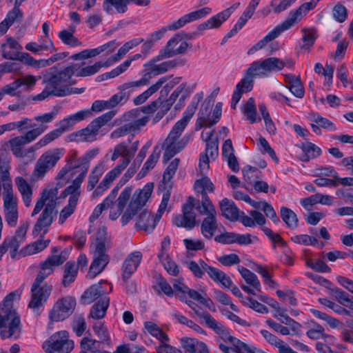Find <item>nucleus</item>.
Wrapping results in <instances>:
<instances>
[{"label":"nucleus","instance_id":"obj_1","mask_svg":"<svg viewBox=\"0 0 353 353\" xmlns=\"http://www.w3.org/2000/svg\"><path fill=\"white\" fill-rule=\"evenodd\" d=\"M51 252L52 255L40 263L39 271L31 287V300L28 307L37 313L47 301L52 290V285L43 283V281L52 274L55 267L63 264L67 260L69 249L66 248L61 251V248L56 246L51 248Z\"/></svg>","mask_w":353,"mask_h":353},{"label":"nucleus","instance_id":"obj_2","mask_svg":"<svg viewBox=\"0 0 353 353\" xmlns=\"http://www.w3.org/2000/svg\"><path fill=\"white\" fill-rule=\"evenodd\" d=\"M57 194V189L44 190L37 201L31 216H34L43 208L44 209L34 226L32 234L34 236L41 234V237L43 238L52 223L53 218L57 214L55 211Z\"/></svg>","mask_w":353,"mask_h":353},{"label":"nucleus","instance_id":"obj_3","mask_svg":"<svg viewBox=\"0 0 353 353\" xmlns=\"http://www.w3.org/2000/svg\"><path fill=\"white\" fill-rule=\"evenodd\" d=\"M0 336L3 339L21 337L22 325L20 316L15 310H0Z\"/></svg>","mask_w":353,"mask_h":353},{"label":"nucleus","instance_id":"obj_4","mask_svg":"<svg viewBox=\"0 0 353 353\" xmlns=\"http://www.w3.org/2000/svg\"><path fill=\"white\" fill-rule=\"evenodd\" d=\"M114 111L108 112L94 119L86 128L72 133L70 141H93L97 139L99 130L108 123L114 116Z\"/></svg>","mask_w":353,"mask_h":353},{"label":"nucleus","instance_id":"obj_5","mask_svg":"<svg viewBox=\"0 0 353 353\" xmlns=\"http://www.w3.org/2000/svg\"><path fill=\"white\" fill-rule=\"evenodd\" d=\"M153 189L154 183H148L143 189L135 191L128 208L121 216V221L123 225L128 223L132 217L145 205L151 196Z\"/></svg>","mask_w":353,"mask_h":353},{"label":"nucleus","instance_id":"obj_6","mask_svg":"<svg viewBox=\"0 0 353 353\" xmlns=\"http://www.w3.org/2000/svg\"><path fill=\"white\" fill-rule=\"evenodd\" d=\"M63 155V149L62 148H56L54 150L44 152L38 159L34 165L33 176L37 179L43 178L55 165Z\"/></svg>","mask_w":353,"mask_h":353},{"label":"nucleus","instance_id":"obj_7","mask_svg":"<svg viewBox=\"0 0 353 353\" xmlns=\"http://www.w3.org/2000/svg\"><path fill=\"white\" fill-rule=\"evenodd\" d=\"M68 338L69 334L67 331L57 332L44 343L43 347L49 353H69L74 348V343Z\"/></svg>","mask_w":353,"mask_h":353},{"label":"nucleus","instance_id":"obj_8","mask_svg":"<svg viewBox=\"0 0 353 353\" xmlns=\"http://www.w3.org/2000/svg\"><path fill=\"white\" fill-rule=\"evenodd\" d=\"M76 300L71 296H66L59 299L49 312V319L51 321H61L70 316L74 310Z\"/></svg>","mask_w":353,"mask_h":353},{"label":"nucleus","instance_id":"obj_9","mask_svg":"<svg viewBox=\"0 0 353 353\" xmlns=\"http://www.w3.org/2000/svg\"><path fill=\"white\" fill-rule=\"evenodd\" d=\"M283 68V60L277 57H269L263 61L252 62L249 66V72H255V75L264 77L272 72L280 71Z\"/></svg>","mask_w":353,"mask_h":353},{"label":"nucleus","instance_id":"obj_10","mask_svg":"<svg viewBox=\"0 0 353 353\" xmlns=\"http://www.w3.org/2000/svg\"><path fill=\"white\" fill-rule=\"evenodd\" d=\"M195 199L189 196L186 203L183 206V214H179L174 217L173 224L177 227L185 228L190 230L196 225V214L194 212Z\"/></svg>","mask_w":353,"mask_h":353},{"label":"nucleus","instance_id":"obj_11","mask_svg":"<svg viewBox=\"0 0 353 353\" xmlns=\"http://www.w3.org/2000/svg\"><path fill=\"white\" fill-rule=\"evenodd\" d=\"M77 65L71 63L57 74L46 76L48 81L54 87V89H63L68 86L67 85H74L76 83L75 80L72 79L73 75L76 76Z\"/></svg>","mask_w":353,"mask_h":353},{"label":"nucleus","instance_id":"obj_12","mask_svg":"<svg viewBox=\"0 0 353 353\" xmlns=\"http://www.w3.org/2000/svg\"><path fill=\"white\" fill-rule=\"evenodd\" d=\"M2 199L4 219L10 227L14 228L17 225L19 218L17 196L14 193L7 194Z\"/></svg>","mask_w":353,"mask_h":353},{"label":"nucleus","instance_id":"obj_13","mask_svg":"<svg viewBox=\"0 0 353 353\" xmlns=\"http://www.w3.org/2000/svg\"><path fill=\"white\" fill-rule=\"evenodd\" d=\"M125 117L128 119H131V121L115 129L111 133V138L118 139L128 134H130L132 138L134 136V134L138 132L141 127L145 125L148 121V118L147 117H144L141 119L129 118L126 115Z\"/></svg>","mask_w":353,"mask_h":353},{"label":"nucleus","instance_id":"obj_14","mask_svg":"<svg viewBox=\"0 0 353 353\" xmlns=\"http://www.w3.org/2000/svg\"><path fill=\"white\" fill-rule=\"evenodd\" d=\"M110 261L109 256L105 254V250L95 249L93 254V259L88 272V276L90 279L94 278L97 275L103 272Z\"/></svg>","mask_w":353,"mask_h":353},{"label":"nucleus","instance_id":"obj_15","mask_svg":"<svg viewBox=\"0 0 353 353\" xmlns=\"http://www.w3.org/2000/svg\"><path fill=\"white\" fill-rule=\"evenodd\" d=\"M141 259L142 254L138 251L130 253L125 259L121 268L122 279L125 282L128 281L137 270Z\"/></svg>","mask_w":353,"mask_h":353},{"label":"nucleus","instance_id":"obj_16","mask_svg":"<svg viewBox=\"0 0 353 353\" xmlns=\"http://www.w3.org/2000/svg\"><path fill=\"white\" fill-rule=\"evenodd\" d=\"M211 10H212L210 8L205 7L196 11L190 12L187 14L183 15L177 21L169 25L168 26V29L170 30H178L190 22L204 17L207 14H210L211 12Z\"/></svg>","mask_w":353,"mask_h":353},{"label":"nucleus","instance_id":"obj_17","mask_svg":"<svg viewBox=\"0 0 353 353\" xmlns=\"http://www.w3.org/2000/svg\"><path fill=\"white\" fill-rule=\"evenodd\" d=\"M161 60H156V56L150 59L148 63L144 64L145 68H150L151 72H153V75L157 76L163 74L168 70L174 68L177 65L181 63V61L177 59L170 60L164 61L160 64H155L156 62L160 61Z\"/></svg>","mask_w":353,"mask_h":353},{"label":"nucleus","instance_id":"obj_18","mask_svg":"<svg viewBox=\"0 0 353 353\" xmlns=\"http://www.w3.org/2000/svg\"><path fill=\"white\" fill-rule=\"evenodd\" d=\"M284 77L285 87L296 97L302 99L305 94V89L301 81L300 76H295L292 74H286L284 75Z\"/></svg>","mask_w":353,"mask_h":353},{"label":"nucleus","instance_id":"obj_19","mask_svg":"<svg viewBox=\"0 0 353 353\" xmlns=\"http://www.w3.org/2000/svg\"><path fill=\"white\" fill-rule=\"evenodd\" d=\"M114 150H117V152H119V154L123 157V159L120 163L110 171L119 176L128 165L132 157H130V155H131L130 152L125 142H121L117 145L114 147Z\"/></svg>","mask_w":353,"mask_h":353},{"label":"nucleus","instance_id":"obj_20","mask_svg":"<svg viewBox=\"0 0 353 353\" xmlns=\"http://www.w3.org/2000/svg\"><path fill=\"white\" fill-rule=\"evenodd\" d=\"M180 343L185 353H208L205 344L195 339L183 337L180 339Z\"/></svg>","mask_w":353,"mask_h":353},{"label":"nucleus","instance_id":"obj_21","mask_svg":"<svg viewBox=\"0 0 353 353\" xmlns=\"http://www.w3.org/2000/svg\"><path fill=\"white\" fill-rule=\"evenodd\" d=\"M203 320L208 327L213 330L224 341H229L232 337L228 329L222 323L215 320L210 313L204 314Z\"/></svg>","mask_w":353,"mask_h":353},{"label":"nucleus","instance_id":"obj_22","mask_svg":"<svg viewBox=\"0 0 353 353\" xmlns=\"http://www.w3.org/2000/svg\"><path fill=\"white\" fill-rule=\"evenodd\" d=\"M85 64L84 61L81 63H77V65L76 76L79 77H90L97 74L101 68L109 66V63L105 61V62L97 61L93 65L83 66Z\"/></svg>","mask_w":353,"mask_h":353},{"label":"nucleus","instance_id":"obj_23","mask_svg":"<svg viewBox=\"0 0 353 353\" xmlns=\"http://www.w3.org/2000/svg\"><path fill=\"white\" fill-rule=\"evenodd\" d=\"M220 209L222 215L227 219L234 221L239 219L241 212L234 204V201L227 198L220 202Z\"/></svg>","mask_w":353,"mask_h":353},{"label":"nucleus","instance_id":"obj_24","mask_svg":"<svg viewBox=\"0 0 353 353\" xmlns=\"http://www.w3.org/2000/svg\"><path fill=\"white\" fill-rule=\"evenodd\" d=\"M249 214L251 216L245 215L243 212H241L239 219L244 226L254 228L256 224L262 226L265 223V218L261 212L256 210H251L249 212Z\"/></svg>","mask_w":353,"mask_h":353},{"label":"nucleus","instance_id":"obj_25","mask_svg":"<svg viewBox=\"0 0 353 353\" xmlns=\"http://www.w3.org/2000/svg\"><path fill=\"white\" fill-rule=\"evenodd\" d=\"M119 92L112 96L108 100L105 101L108 108L115 107L121 101H126L129 99L132 89L127 83L121 85L119 87Z\"/></svg>","mask_w":353,"mask_h":353},{"label":"nucleus","instance_id":"obj_26","mask_svg":"<svg viewBox=\"0 0 353 353\" xmlns=\"http://www.w3.org/2000/svg\"><path fill=\"white\" fill-rule=\"evenodd\" d=\"M188 139H185V138L178 141V143L164 141L163 148L165 152L163 156V162L167 163L170 161L175 154L185 148Z\"/></svg>","mask_w":353,"mask_h":353},{"label":"nucleus","instance_id":"obj_27","mask_svg":"<svg viewBox=\"0 0 353 353\" xmlns=\"http://www.w3.org/2000/svg\"><path fill=\"white\" fill-rule=\"evenodd\" d=\"M14 182L19 192L21 193L24 205L29 207L32 201V189L27 181L22 176H17Z\"/></svg>","mask_w":353,"mask_h":353},{"label":"nucleus","instance_id":"obj_28","mask_svg":"<svg viewBox=\"0 0 353 353\" xmlns=\"http://www.w3.org/2000/svg\"><path fill=\"white\" fill-rule=\"evenodd\" d=\"M216 214L207 216L203 219L201 225V234L208 239H211L218 228Z\"/></svg>","mask_w":353,"mask_h":353},{"label":"nucleus","instance_id":"obj_29","mask_svg":"<svg viewBox=\"0 0 353 353\" xmlns=\"http://www.w3.org/2000/svg\"><path fill=\"white\" fill-rule=\"evenodd\" d=\"M287 310L283 307H278L277 310L273 314V316L279 321L281 323L288 325L293 334H297L300 332L301 324L290 318L286 313Z\"/></svg>","mask_w":353,"mask_h":353},{"label":"nucleus","instance_id":"obj_30","mask_svg":"<svg viewBox=\"0 0 353 353\" xmlns=\"http://www.w3.org/2000/svg\"><path fill=\"white\" fill-rule=\"evenodd\" d=\"M159 221V219H157V215L152 217L149 212L144 210L139 215L136 227L146 232H150L154 229Z\"/></svg>","mask_w":353,"mask_h":353},{"label":"nucleus","instance_id":"obj_31","mask_svg":"<svg viewBox=\"0 0 353 353\" xmlns=\"http://www.w3.org/2000/svg\"><path fill=\"white\" fill-rule=\"evenodd\" d=\"M168 80V77L160 78L155 83L150 85L146 90L135 97L133 100L134 103L136 105L143 103L149 97L157 92Z\"/></svg>","mask_w":353,"mask_h":353},{"label":"nucleus","instance_id":"obj_32","mask_svg":"<svg viewBox=\"0 0 353 353\" xmlns=\"http://www.w3.org/2000/svg\"><path fill=\"white\" fill-rule=\"evenodd\" d=\"M195 209L201 215L210 216L216 214V212L214 205L210 201L209 196L203 194L201 199H195Z\"/></svg>","mask_w":353,"mask_h":353},{"label":"nucleus","instance_id":"obj_33","mask_svg":"<svg viewBox=\"0 0 353 353\" xmlns=\"http://www.w3.org/2000/svg\"><path fill=\"white\" fill-rule=\"evenodd\" d=\"M300 148L303 151V154L300 156L299 159L304 162L315 159L321 154V148L311 142L303 143Z\"/></svg>","mask_w":353,"mask_h":353},{"label":"nucleus","instance_id":"obj_34","mask_svg":"<svg viewBox=\"0 0 353 353\" xmlns=\"http://www.w3.org/2000/svg\"><path fill=\"white\" fill-rule=\"evenodd\" d=\"M332 197L330 195L322 194L320 193L312 195L308 198L303 199L301 201V204L305 209H309L310 207L312 206L316 203H321L326 205H331L332 204Z\"/></svg>","mask_w":353,"mask_h":353},{"label":"nucleus","instance_id":"obj_35","mask_svg":"<svg viewBox=\"0 0 353 353\" xmlns=\"http://www.w3.org/2000/svg\"><path fill=\"white\" fill-rule=\"evenodd\" d=\"M110 304L109 297H101L90 310V315L94 319H101L105 316L106 311Z\"/></svg>","mask_w":353,"mask_h":353},{"label":"nucleus","instance_id":"obj_36","mask_svg":"<svg viewBox=\"0 0 353 353\" xmlns=\"http://www.w3.org/2000/svg\"><path fill=\"white\" fill-rule=\"evenodd\" d=\"M303 15V12L299 10V8H298L297 9L291 11L290 12V17L283 21L281 24L277 25L275 28L281 34L283 32L290 29L295 23L301 21Z\"/></svg>","mask_w":353,"mask_h":353},{"label":"nucleus","instance_id":"obj_37","mask_svg":"<svg viewBox=\"0 0 353 353\" xmlns=\"http://www.w3.org/2000/svg\"><path fill=\"white\" fill-rule=\"evenodd\" d=\"M105 293V290L99 284L90 286L87 289L81 296V301L83 304L88 305L94 300L102 296Z\"/></svg>","mask_w":353,"mask_h":353},{"label":"nucleus","instance_id":"obj_38","mask_svg":"<svg viewBox=\"0 0 353 353\" xmlns=\"http://www.w3.org/2000/svg\"><path fill=\"white\" fill-rule=\"evenodd\" d=\"M71 119L65 118L56 124L57 128L46 134L50 142L61 137L64 132L68 131L72 125Z\"/></svg>","mask_w":353,"mask_h":353},{"label":"nucleus","instance_id":"obj_39","mask_svg":"<svg viewBox=\"0 0 353 353\" xmlns=\"http://www.w3.org/2000/svg\"><path fill=\"white\" fill-rule=\"evenodd\" d=\"M76 27L74 26H70L68 30H63L58 34L59 38L65 45L70 46L72 47L79 46L81 45V42L74 36Z\"/></svg>","mask_w":353,"mask_h":353},{"label":"nucleus","instance_id":"obj_40","mask_svg":"<svg viewBox=\"0 0 353 353\" xmlns=\"http://www.w3.org/2000/svg\"><path fill=\"white\" fill-rule=\"evenodd\" d=\"M8 145L16 157H24L26 156L27 153L23 149V145H26V143L21 136L10 139L8 142Z\"/></svg>","mask_w":353,"mask_h":353},{"label":"nucleus","instance_id":"obj_41","mask_svg":"<svg viewBox=\"0 0 353 353\" xmlns=\"http://www.w3.org/2000/svg\"><path fill=\"white\" fill-rule=\"evenodd\" d=\"M101 341L95 340L89 337H83L81 341V352L88 353H99L102 348Z\"/></svg>","mask_w":353,"mask_h":353},{"label":"nucleus","instance_id":"obj_42","mask_svg":"<svg viewBox=\"0 0 353 353\" xmlns=\"http://www.w3.org/2000/svg\"><path fill=\"white\" fill-rule=\"evenodd\" d=\"M161 152V150L159 146L157 145L154 148L152 154L143 164L140 172L139 173V176H141V177L144 176L150 170L152 169L155 166L160 157Z\"/></svg>","mask_w":353,"mask_h":353},{"label":"nucleus","instance_id":"obj_43","mask_svg":"<svg viewBox=\"0 0 353 353\" xmlns=\"http://www.w3.org/2000/svg\"><path fill=\"white\" fill-rule=\"evenodd\" d=\"M64 268L62 283L66 287L74 281L77 276L78 268L76 267L75 263L71 261H68Z\"/></svg>","mask_w":353,"mask_h":353},{"label":"nucleus","instance_id":"obj_44","mask_svg":"<svg viewBox=\"0 0 353 353\" xmlns=\"http://www.w3.org/2000/svg\"><path fill=\"white\" fill-rule=\"evenodd\" d=\"M203 94L202 92L196 93L194 96L190 104L187 107L186 110L183 112V117L181 119V121L185 122L186 123H188L189 121L195 113L198 105L200 103V101L203 99Z\"/></svg>","mask_w":353,"mask_h":353},{"label":"nucleus","instance_id":"obj_45","mask_svg":"<svg viewBox=\"0 0 353 353\" xmlns=\"http://www.w3.org/2000/svg\"><path fill=\"white\" fill-rule=\"evenodd\" d=\"M238 270L245 282L250 285L257 292H261V283L252 272L244 267H239Z\"/></svg>","mask_w":353,"mask_h":353},{"label":"nucleus","instance_id":"obj_46","mask_svg":"<svg viewBox=\"0 0 353 353\" xmlns=\"http://www.w3.org/2000/svg\"><path fill=\"white\" fill-rule=\"evenodd\" d=\"M160 103V97H159L157 99L152 101L150 103L148 104L147 105L141 107L140 109H135L132 110L130 112H129L126 116L128 117H131L132 119L137 118V117L140 114V112H143L146 114H150L155 111L158 110V108Z\"/></svg>","mask_w":353,"mask_h":353},{"label":"nucleus","instance_id":"obj_47","mask_svg":"<svg viewBox=\"0 0 353 353\" xmlns=\"http://www.w3.org/2000/svg\"><path fill=\"white\" fill-rule=\"evenodd\" d=\"M144 327L148 333L161 343L167 342L169 340L168 336L156 323L152 321H145Z\"/></svg>","mask_w":353,"mask_h":353},{"label":"nucleus","instance_id":"obj_48","mask_svg":"<svg viewBox=\"0 0 353 353\" xmlns=\"http://www.w3.org/2000/svg\"><path fill=\"white\" fill-rule=\"evenodd\" d=\"M158 258L169 274L176 276L179 274V266L168 255L163 256L162 253H159Z\"/></svg>","mask_w":353,"mask_h":353},{"label":"nucleus","instance_id":"obj_49","mask_svg":"<svg viewBox=\"0 0 353 353\" xmlns=\"http://www.w3.org/2000/svg\"><path fill=\"white\" fill-rule=\"evenodd\" d=\"M117 176V175L115 174V173H113L111 171L108 172L97 188L93 191L92 195V199H96L106 190Z\"/></svg>","mask_w":353,"mask_h":353},{"label":"nucleus","instance_id":"obj_50","mask_svg":"<svg viewBox=\"0 0 353 353\" xmlns=\"http://www.w3.org/2000/svg\"><path fill=\"white\" fill-rule=\"evenodd\" d=\"M194 188L196 192L201 193V196L203 194L208 195V192H213L215 188L212 182L208 177L197 179L194 183Z\"/></svg>","mask_w":353,"mask_h":353},{"label":"nucleus","instance_id":"obj_51","mask_svg":"<svg viewBox=\"0 0 353 353\" xmlns=\"http://www.w3.org/2000/svg\"><path fill=\"white\" fill-rule=\"evenodd\" d=\"M111 246L110 236L107 233V228H100L97 232L96 249L106 250Z\"/></svg>","mask_w":353,"mask_h":353},{"label":"nucleus","instance_id":"obj_52","mask_svg":"<svg viewBox=\"0 0 353 353\" xmlns=\"http://www.w3.org/2000/svg\"><path fill=\"white\" fill-rule=\"evenodd\" d=\"M43 83L46 84L44 89L40 94L36 95L34 97V100L42 101L49 96L59 97L65 94L64 92H61L62 91L61 90L54 89V87H53L51 83L48 81L46 76L44 77Z\"/></svg>","mask_w":353,"mask_h":353},{"label":"nucleus","instance_id":"obj_53","mask_svg":"<svg viewBox=\"0 0 353 353\" xmlns=\"http://www.w3.org/2000/svg\"><path fill=\"white\" fill-rule=\"evenodd\" d=\"M280 35L279 31L274 28L270 32H268L262 39L259 40L256 44H254L249 50L248 54H252L265 47L269 42L275 39Z\"/></svg>","mask_w":353,"mask_h":353},{"label":"nucleus","instance_id":"obj_54","mask_svg":"<svg viewBox=\"0 0 353 353\" xmlns=\"http://www.w3.org/2000/svg\"><path fill=\"white\" fill-rule=\"evenodd\" d=\"M104 171V165L102 163H99L93 168L88 176L87 185V190L88 191H90L94 188L99 181V178L103 174Z\"/></svg>","mask_w":353,"mask_h":353},{"label":"nucleus","instance_id":"obj_55","mask_svg":"<svg viewBox=\"0 0 353 353\" xmlns=\"http://www.w3.org/2000/svg\"><path fill=\"white\" fill-rule=\"evenodd\" d=\"M188 123L181 119L178 121L173 126L165 141L171 143H178V141H180L179 138L181 137Z\"/></svg>","mask_w":353,"mask_h":353},{"label":"nucleus","instance_id":"obj_56","mask_svg":"<svg viewBox=\"0 0 353 353\" xmlns=\"http://www.w3.org/2000/svg\"><path fill=\"white\" fill-rule=\"evenodd\" d=\"M281 216L290 228L294 229L298 226L296 214L292 210L282 207L281 208Z\"/></svg>","mask_w":353,"mask_h":353},{"label":"nucleus","instance_id":"obj_57","mask_svg":"<svg viewBox=\"0 0 353 353\" xmlns=\"http://www.w3.org/2000/svg\"><path fill=\"white\" fill-rule=\"evenodd\" d=\"M192 90L193 88H191L190 87H187V83H183L173 91V92L167 100L173 105L179 97V94L184 92L185 93L183 94L180 98V101L183 102L187 98L188 95L192 92Z\"/></svg>","mask_w":353,"mask_h":353},{"label":"nucleus","instance_id":"obj_58","mask_svg":"<svg viewBox=\"0 0 353 353\" xmlns=\"http://www.w3.org/2000/svg\"><path fill=\"white\" fill-rule=\"evenodd\" d=\"M255 72H249V68L246 70L245 77L237 83L236 88L239 89L241 92L246 93L252 90L254 84V77Z\"/></svg>","mask_w":353,"mask_h":353},{"label":"nucleus","instance_id":"obj_59","mask_svg":"<svg viewBox=\"0 0 353 353\" xmlns=\"http://www.w3.org/2000/svg\"><path fill=\"white\" fill-rule=\"evenodd\" d=\"M50 242V239H39L34 243L26 245L23 249L24 254L27 255H32L40 252L48 246Z\"/></svg>","mask_w":353,"mask_h":353},{"label":"nucleus","instance_id":"obj_60","mask_svg":"<svg viewBox=\"0 0 353 353\" xmlns=\"http://www.w3.org/2000/svg\"><path fill=\"white\" fill-rule=\"evenodd\" d=\"M181 41V37L179 34H176L174 37L171 38L167 43L166 46L163 48L158 55L156 56V60H163L170 58L171 57H167L165 52L168 50L175 51L177 48V45Z\"/></svg>","mask_w":353,"mask_h":353},{"label":"nucleus","instance_id":"obj_61","mask_svg":"<svg viewBox=\"0 0 353 353\" xmlns=\"http://www.w3.org/2000/svg\"><path fill=\"white\" fill-rule=\"evenodd\" d=\"M310 120L323 129L330 131H336L337 130L335 124L332 121L327 118L323 117L318 113H313L310 117Z\"/></svg>","mask_w":353,"mask_h":353},{"label":"nucleus","instance_id":"obj_62","mask_svg":"<svg viewBox=\"0 0 353 353\" xmlns=\"http://www.w3.org/2000/svg\"><path fill=\"white\" fill-rule=\"evenodd\" d=\"M76 206V197L69 198L68 205L60 212L59 218V223L60 224H63L74 213Z\"/></svg>","mask_w":353,"mask_h":353},{"label":"nucleus","instance_id":"obj_63","mask_svg":"<svg viewBox=\"0 0 353 353\" xmlns=\"http://www.w3.org/2000/svg\"><path fill=\"white\" fill-rule=\"evenodd\" d=\"M210 279L213 281L220 283L224 288H230L232 285L231 279L225 272L218 268Z\"/></svg>","mask_w":353,"mask_h":353},{"label":"nucleus","instance_id":"obj_64","mask_svg":"<svg viewBox=\"0 0 353 353\" xmlns=\"http://www.w3.org/2000/svg\"><path fill=\"white\" fill-rule=\"evenodd\" d=\"M243 112L251 123L256 121V108L253 98L248 99Z\"/></svg>","mask_w":353,"mask_h":353}]
</instances>
